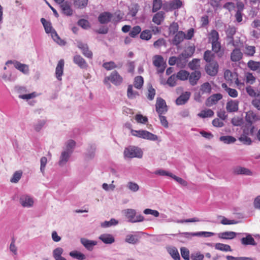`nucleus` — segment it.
Segmentation results:
<instances>
[{
    "instance_id": "obj_30",
    "label": "nucleus",
    "mask_w": 260,
    "mask_h": 260,
    "mask_svg": "<svg viewBox=\"0 0 260 260\" xmlns=\"http://www.w3.org/2000/svg\"><path fill=\"white\" fill-rule=\"evenodd\" d=\"M71 153L68 152L66 151H63L60 155L59 160L58 161V165L60 166H63L66 164V163L68 161L71 155Z\"/></svg>"
},
{
    "instance_id": "obj_51",
    "label": "nucleus",
    "mask_w": 260,
    "mask_h": 260,
    "mask_svg": "<svg viewBox=\"0 0 260 260\" xmlns=\"http://www.w3.org/2000/svg\"><path fill=\"white\" fill-rule=\"evenodd\" d=\"M118 224V221L114 218H112L109 221H105L102 222L101 226L102 228H106L112 225H115Z\"/></svg>"
},
{
    "instance_id": "obj_22",
    "label": "nucleus",
    "mask_w": 260,
    "mask_h": 260,
    "mask_svg": "<svg viewBox=\"0 0 260 260\" xmlns=\"http://www.w3.org/2000/svg\"><path fill=\"white\" fill-rule=\"evenodd\" d=\"M73 61L81 69H86L88 67L87 63L85 59L80 55H75L73 58Z\"/></svg>"
},
{
    "instance_id": "obj_48",
    "label": "nucleus",
    "mask_w": 260,
    "mask_h": 260,
    "mask_svg": "<svg viewBox=\"0 0 260 260\" xmlns=\"http://www.w3.org/2000/svg\"><path fill=\"white\" fill-rule=\"evenodd\" d=\"M236 32V28L234 26L229 25L225 30L226 36L229 39L233 40L234 36Z\"/></svg>"
},
{
    "instance_id": "obj_26",
    "label": "nucleus",
    "mask_w": 260,
    "mask_h": 260,
    "mask_svg": "<svg viewBox=\"0 0 260 260\" xmlns=\"http://www.w3.org/2000/svg\"><path fill=\"white\" fill-rule=\"evenodd\" d=\"M245 234L246 236V237H243L241 239V243L244 245H250L255 246L256 245V243L251 235L247 233H245Z\"/></svg>"
},
{
    "instance_id": "obj_58",
    "label": "nucleus",
    "mask_w": 260,
    "mask_h": 260,
    "mask_svg": "<svg viewBox=\"0 0 260 260\" xmlns=\"http://www.w3.org/2000/svg\"><path fill=\"white\" fill-rule=\"evenodd\" d=\"M127 188L133 192H136L139 189V186L135 182H128L127 184Z\"/></svg>"
},
{
    "instance_id": "obj_40",
    "label": "nucleus",
    "mask_w": 260,
    "mask_h": 260,
    "mask_svg": "<svg viewBox=\"0 0 260 260\" xmlns=\"http://www.w3.org/2000/svg\"><path fill=\"white\" fill-rule=\"evenodd\" d=\"M168 251L172 257L175 260H180V257L178 250L175 247H170L168 249Z\"/></svg>"
},
{
    "instance_id": "obj_19",
    "label": "nucleus",
    "mask_w": 260,
    "mask_h": 260,
    "mask_svg": "<svg viewBox=\"0 0 260 260\" xmlns=\"http://www.w3.org/2000/svg\"><path fill=\"white\" fill-rule=\"evenodd\" d=\"M201 73L199 71H194L189 74L188 78L189 83L192 86L196 85L199 80L201 78Z\"/></svg>"
},
{
    "instance_id": "obj_12",
    "label": "nucleus",
    "mask_w": 260,
    "mask_h": 260,
    "mask_svg": "<svg viewBox=\"0 0 260 260\" xmlns=\"http://www.w3.org/2000/svg\"><path fill=\"white\" fill-rule=\"evenodd\" d=\"M77 46L81 50L83 55L87 58H91L92 56V53L89 50L86 44L83 43L80 41H77Z\"/></svg>"
},
{
    "instance_id": "obj_15",
    "label": "nucleus",
    "mask_w": 260,
    "mask_h": 260,
    "mask_svg": "<svg viewBox=\"0 0 260 260\" xmlns=\"http://www.w3.org/2000/svg\"><path fill=\"white\" fill-rule=\"evenodd\" d=\"M233 173L235 175H252V172L249 169L241 166H236L233 168Z\"/></svg>"
},
{
    "instance_id": "obj_29",
    "label": "nucleus",
    "mask_w": 260,
    "mask_h": 260,
    "mask_svg": "<svg viewBox=\"0 0 260 260\" xmlns=\"http://www.w3.org/2000/svg\"><path fill=\"white\" fill-rule=\"evenodd\" d=\"M237 233L234 232L227 231L218 234V237L222 239L231 240L236 237Z\"/></svg>"
},
{
    "instance_id": "obj_8",
    "label": "nucleus",
    "mask_w": 260,
    "mask_h": 260,
    "mask_svg": "<svg viewBox=\"0 0 260 260\" xmlns=\"http://www.w3.org/2000/svg\"><path fill=\"white\" fill-rule=\"evenodd\" d=\"M133 136L138 137L145 139L150 140H156L157 139V136L154 135L149 131H131Z\"/></svg>"
},
{
    "instance_id": "obj_62",
    "label": "nucleus",
    "mask_w": 260,
    "mask_h": 260,
    "mask_svg": "<svg viewBox=\"0 0 260 260\" xmlns=\"http://www.w3.org/2000/svg\"><path fill=\"white\" fill-rule=\"evenodd\" d=\"M246 82L250 84H252L255 81V78L250 73H247L245 74Z\"/></svg>"
},
{
    "instance_id": "obj_27",
    "label": "nucleus",
    "mask_w": 260,
    "mask_h": 260,
    "mask_svg": "<svg viewBox=\"0 0 260 260\" xmlns=\"http://www.w3.org/2000/svg\"><path fill=\"white\" fill-rule=\"evenodd\" d=\"M185 33L182 31H179L175 35L172 43L175 46L179 45L185 39Z\"/></svg>"
},
{
    "instance_id": "obj_38",
    "label": "nucleus",
    "mask_w": 260,
    "mask_h": 260,
    "mask_svg": "<svg viewBox=\"0 0 260 260\" xmlns=\"http://www.w3.org/2000/svg\"><path fill=\"white\" fill-rule=\"evenodd\" d=\"M74 7L77 9H83L88 4V0H73Z\"/></svg>"
},
{
    "instance_id": "obj_41",
    "label": "nucleus",
    "mask_w": 260,
    "mask_h": 260,
    "mask_svg": "<svg viewBox=\"0 0 260 260\" xmlns=\"http://www.w3.org/2000/svg\"><path fill=\"white\" fill-rule=\"evenodd\" d=\"M164 63V58L162 56L155 55L153 57V64L154 66L159 68Z\"/></svg>"
},
{
    "instance_id": "obj_7",
    "label": "nucleus",
    "mask_w": 260,
    "mask_h": 260,
    "mask_svg": "<svg viewBox=\"0 0 260 260\" xmlns=\"http://www.w3.org/2000/svg\"><path fill=\"white\" fill-rule=\"evenodd\" d=\"M183 4L181 0H172L164 3V10L166 12L179 9L182 7Z\"/></svg>"
},
{
    "instance_id": "obj_17",
    "label": "nucleus",
    "mask_w": 260,
    "mask_h": 260,
    "mask_svg": "<svg viewBox=\"0 0 260 260\" xmlns=\"http://www.w3.org/2000/svg\"><path fill=\"white\" fill-rule=\"evenodd\" d=\"M222 98V95L220 93H215L209 96L206 101V105L208 107H211L216 104L218 101Z\"/></svg>"
},
{
    "instance_id": "obj_43",
    "label": "nucleus",
    "mask_w": 260,
    "mask_h": 260,
    "mask_svg": "<svg viewBox=\"0 0 260 260\" xmlns=\"http://www.w3.org/2000/svg\"><path fill=\"white\" fill-rule=\"evenodd\" d=\"M189 75V73L188 72L185 70H180L177 73L176 77L177 79L180 80L185 81L188 79Z\"/></svg>"
},
{
    "instance_id": "obj_56",
    "label": "nucleus",
    "mask_w": 260,
    "mask_h": 260,
    "mask_svg": "<svg viewBox=\"0 0 260 260\" xmlns=\"http://www.w3.org/2000/svg\"><path fill=\"white\" fill-rule=\"evenodd\" d=\"M214 57V55L210 50H207L204 52V59L209 63L212 62L211 61Z\"/></svg>"
},
{
    "instance_id": "obj_24",
    "label": "nucleus",
    "mask_w": 260,
    "mask_h": 260,
    "mask_svg": "<svg viewBox=\"0 0 260 260\" xmlns=\"http://www.w3.org/2000/svg\"><path fill=\"white\" fill-rule=\"evenodd\" d=\"M112 15L109 12H104L100 14L98 20L101 24L108 23L111 21Z\"/></svg>"
},
{
    "instance_id": "obj_37",
    "label": "nucleus",
    "mask_w": 260,
    "mask_h": 260,
    "mask_svg": "<svg viewBox=\"0 0 260 260\" xmlns=\"http://www.w3.org/2000/svg\"><path fill=\"white\" fill-rule=\"evenodd\" d=\"M245 132L246 131H243L244 134L241 135V136L239 137L238 139L243 144L249 145L251 144L252 141L251 139L247 136L248 133H246Z\"/></svg>"
},
{
    "instance_id": "obj_45",
    "label": "nucleus",
    "mask_w": 260,
    "mask_h": 260,
    "mask_svg": "<svg viewBox=\"0 0 260 260\" xmlns=\"http://www.w3.org/2000/svg\"><path fill=\"white\" fill-rule=\"evenodd\" d=\"M219 39L218 32L215 29L212 30L209 34V40L211 42H218Z\"/></svg>"
},
{
    "instance_id": "obj_50",
    "label": "nucleus",
    "mask_w": 260,
    "mask_h": 260,
    "mask_svg": "<svg viewBox=\"0 0 260 260\" xmlns=\"http://www.w3.org/2000/svg\"><path fill=\"white\" fill-rule=\"evenodd\" d=\"M69 254L72 257L79 260H84L86 258L85 255L83 253L77 251H71Z\"/></svg>"
},
{
    "instance_id": "obj_10",
    "label": "nucleus",
    "mask_w": 260,
    "mask_h": 260,
    "mask_svg": "<svg viewBox=\"0 0 260 260\" xmlns=\"http://www.w3.org/2000/svg\"><path fill=\"white\" fill-rule=\"evenodd\" d=\"M155 106L156 112L159 115L165 113L168 110L166 102L161 98L157 99Z\"/></svg>"
},
{
    "instance_id": "obj_60",
    "label": "nucleus",
    "mask_w": 260,
    "mask_h": 260,
    "mask_svg": "<svg viewBox=\"0 0 260 260\" xmlns=\"http://www.w3.org/2000/svg\"><path fill=\"white\" fill-rule=\"evenodd\" d=\"M177 79L176 76L172 75L167 80V83L171 87L175 86L176 85Z\"/></svg>"
},
{
    "instance_id": "obj_6",
    "label": "nucleus",
    "mask_w": 260,
    "mask_h": 260,
    "mask_svg": "<svg viewBox=\"0 0 260 260\" xmlns=\"http://www.w3.org/2000/svg\"><path fill=\"white\" fill-rule=\"evenodd\" d=\"M247 123L251 126L250 130L254 129V126L252 125L257 121H260V114H257L252 110H249L246 112L245 117Z\"/></svg>"
},
{
    "instance_id": "obj_57",
    "label": "nucleus",
    "mask_w": 260,
    "mask_h": 260,
    "mask_svg": "<svg viewBox=\"0 0 260 260\" xmlns=\"http://www.w3.org/2000/svg\"><path fill=\"white\" fill-rule=\"evenodd\" d=\"M103 67L108 71L111 70L117 67L115 62L112 61L104 63Z\"/></svg>"
},
{
    "instance_id": "obj_34",
    "label": "nucleus",
    "mask_w": 260,
    "mask_h": 260,
    "mask_svg": "<svg viewBox=\"0 0 260 260\" xmlns=\"http://www.w3.org/2000/svg\"><path fill=\"white\" fill-rule=\"evenodd\" d=\"M140 238L137 235H127L126 236L125 241L129 244H135L138 243Z\"/></svg>"
},
{
    "instance_id": "obj_3",
    "label": "nucleus",
    "mask_w": 260,
    "mask_h": 260,
    "mask_svg": "<svg viewBox=\"0 0 260 260\" xmlns=\"http://www.w3.org/2000/svg\"><path fill=\"white\" fill-rule=\"evenodd\" d=\"M189 52L186 50L184 51L177 56L178 67L180 68H184L187 62V58L191 57L194 51V48L189 47L187 48Z\"/></svg>"
},
{
    "instance_id": "obj_5",
    "label": "nucleus",
    "mask_w": 260,
    "mask_h": 260,
    "mask_svg": "<svg viewBox=\"0 0 260 260\" xmlns=\"http://www.w3.org/2000/svg\"><path fill=\"white\" fill-rule=\"evenodd\" d=\"M109 81L114 85L118 86L121 84L123 81V78L116 71H114L111 73L110 76L105 78L104 82L105 84H107Z\"/></svg>"
},
{
    "instance_id": "obj_49",
    "label": "nucleus",
    "mask_w": 260,
    "mask_h": 260,
    "mask_svg": "<svg viewBox=\"0 0 260 260\" xmlns=\"http://www.w3.org/2000/svg\"><path fill=\"white\" fill-rule=\"evenodd\" d=\"M189 68L192 70H198L200 67V59H193L191 61L189 62L188 63Z\"/></svg>"
},
{
    "instance_id": "obj_2",
    "label": "nucleus",
    "mask_w": 260,
    "mask_h": 260,
    "mask_svg": "<svg viewBox=\"0 0 260 260\" xmlns=\"http://www.w3.org/2000/svg\"><path fill=\"white\" fill-rule=\"evenodd\" d=\"M123 212L128 219V221L132 223L142 222L144 220V217L141 214H137L136 211L133 209L124 210Z\"/></svg>"
},
{
    "instance_id": "obj_55",
    "label": "nucleus",
    "mask_w": 260,
    "mask_h": 260,
    "mask_svg": "<svg viewBox=\"0 0 260 260\" xmlns=\"http://www.w3.org/2000/svg\"><path fill=\"white\" fill-rule=\"evenodd\" d=\"M141 31V28L140 26L137 25L133 27L132 29H131L130 32H129V35L132 37H136Z\"/></svg>"
},
{
    "instance_id": "obj_21",
    "label": "nucleus",
    "mask_w": 260,
    "mask_h": 260,
    "mask_svg": "<svg viewBox=\"0 0 260 260\" xmlns=\"http://www.w3.org/2000/svg\"><path fill=\"white\" fill-rule=\"evenodd\" d=\"M82 244L89 251H92L93 247L98 242L96 241L90 240L86 238H81L80 240Z\"/></svg>"
},
{
    "instance_id": "obj_1",
    "label": "nucleus",
    "mask_w": 260,
    "mask_h": 260,
    "mask_svg": "<svg viewBox=\"0 0 260 260\" xmlns=\"http://www.w3.org/2000/svg\"><path fill=\"white\" fill-rule=\"evenodd\" d=\"M41 22L44 27L45 32L47 34H51L52 39L55 42L61 46L66 45V42L60 38L56 31L53 28L50 22L46 21L44 18L41 19Z\"/></svg>"
},
{
    "instance_id": "obj_23",
    "label": "nucleus",
    "mask_w": 260,
    "mask_h": 260,
    "mask_svg": "<svg viewBox=\"0 0 260 260\" xmlns=\"http://www.w3.org/2000/svg\"><path fill=\"white\" fill-rule=\"evenodd\" d=\"M239 102L236 100H231L226 103V109L229 112H235L238 110Z\"/></svg>"
},
{
    "instance_id": "obj_28",
    "label": "nucleus",
    "mask_w": 260,
    "mask_h": 260,
    "mask_svg": "<svg viewBox=\"0 0 260 260\" xmlns=\"http://www.w3.org/2000/svg\"><path fill=\"white\" fill-rule=\"evenodd\" d=\"M243 54L239 48L234 49L231 54V59L233 62L239 61L242 58Z\"/></svg>"
},
{
    "instance_id": "obj_42",
    "label": "nucleus",
    "mask_w": 260,
    "mask_h": 260,
    "mask_svg": "<svg viewBox=\"0 0 260 260\" xmlns=\"http://www.w3.org/2000/svg\"><path fill=\"white\" fill-rule=\"evenodd\" d=\"M211 86L209 82H205L201 86L200 92L202 94L210 93L211 91Z\"/></svg>"
},
{
    "instance_id": "obj_14",
    "label": "nucleus",
    "mask_w": 260,
    "mask_h": 260,
    "mask_svg": "<svg viewBox=\"0 0 260 260\" xmlns=\"http://www.w3.org/2000/svg\"><path fill=\"white\" fill-rule=\"evenodd\" d=\"M20 203L23 207L30 208L33 206L34 200L29 196L23 194L20 198Z\"/></svg>"
},
{
    "instance_id": "obj_63",
    "label": "nucleus",
    "mask_w": 260,
    "mask_h": 260,
    "mask_svg": "<svg viewBox=\"0 0 260 260\" xmlns=\"http://www.w3.org/2000/svg\"><path fill=\"white\" fill-rule=\"evenodd\" d=\"M63 252V250L61 247H57L54 249L52 254L54 259L61 256V254H62Z\"/></svg>"
},
{
    "instance_id": "obj_31",
    "label": "nucleus",
    "mask_w": 260,
    "mask_h": 260,
    "mask_svg": "<svg viewBox=\"0 0 260 260\" xmlns=\"http://www.w3.org/2000/svg\"><path fill=\"white\" fill-rule=\"evenodd\" d=\"M99 239L107 244H110L115 241L114 237L109 234H103L100 235Z\"/></svg>"
},
{
    "instance_id": "obj_35",
    "label": "nucleus",
    "mask_w": 260,
    "mask_h": 260,
    "mask_svg": "<svg viewBox=\"0 0 260 260\" xmlns=\"http://www.w3.org/2000/svg\"><path fill=\"white\" fill-rule=\"evenodd\" d=\"M214 247L216 249L222 251L228 252L232 251L231 246L228 244L217 243L215 244Z\"/></svg>"
},
{
    "instance_id": "obj_20",
    "label": "nucleus",
    "mask_w": 260,
    "mask_h": 260,
    "mask_svg": "<svg viewBox=\"0 0 260 260\" xmlns=\"http://www.w3.org/2000/svg\"><path fill=\"white\" fill-rule=\"evenodd\" d=\"M190 96V92L185 91L182 93L176 100V104L177 105H182L185 104L189 100Z\"/></svg>"
},
{
    "instance_id": "obj_11",
    "label": "nucleus",
    "mask_w": 260,
    "mask_h": 260,
    "mask_svg": "<svg viewBox=\"0 0 260 260\" xmlns=\"http://www.w3.org/2000/svg\"><path fill=\"white\" fill-rule=\"evenodd\" d=\"M205 70L210 76H215L218 72V64L216 61H213L206 65Z\"/></svg>"
},
{
    "instance_id": "obj_16",
    "label": "nucleus",
    "mask_w": 260,
    "mask_h": 260,
    "mask_svg": "<svg viewBox=\"0 0 260 260\" xmlns=\"http://www.w3.org/2000/svg\"><path fill=\"white\" fill-rule=\"evenodd\" d=\"M17 91L18 93H20V95H19L18 97L20 99H23V100H29L31 99H33L36 96V93L35 92H32L31 93L29 94H21L22 93L25 92L26 91V88L24 87H16Z\"/></svg>"
},
{
    "instance_id": "obj_64",
    "label": "nucleus",
    "mask_w": 260,
    "mask_h": 260,
    "mask_svg": "<svg viewBox=\"0 0 260 260\" xmlns=\"http://www.w3.org/2000/svg\"><path fill=\"white\" fill-rule=\"evenodd\" d=\"M181 254L182 258H183L185 260L189 259V252L187 248L185 247L181 248Z\"/></svg>"
},
{
    "instance_id": "obj_44",
    "label": "nucleus",
    "mask_w": 260,
    "mask_h": 260,
    "mask_svg": "<svg viewBox=\"0 0 260 260\" xmlns=\"http://www.w3.org/2000/svg\"><path fill=\"white\" fill-rule=\"evenodd\" d=\"M133 88V86L132 85H129L128 86L127 95L129 99H133L139 95L138 92L134 91Z\"/></svg>"
},
{
    "instance_id": "obj_13",
    "label": "nucleus",
    "mask_w": 260,
    "mask_h": 260,
    "mask_svg": "<svg viewBox=\"0 0 260 260\" xmlns=\"http://www.w3.org/2000/svg\"><path fill=\"white\" fill-rule=\"evenodd\" d=\"M60 8L62 14L67 16H71L73 14V10L72 9L71 3L68 1L64 2L60 5Z\"/></svg>"
},
{
    "instance_id": "obj_4",
    "label": "nucleus",
    "mask_w": 260,
    "mask_h": 260,
    "mask_svg": "<svg viewBox=\"0 0 260 260\" xmlns=\"http://www.w3.org/2000/svg\"><path fill=\"white\" fill-rule=\"evenodd\" d=\"M124 156L127 158H142L143 156V152L142 150L135 146H129L125 148L124 150Z\"/></svg>"
},
{
    "instance_id": "obj_52",
    "label": "nucleus",
    "mask_w": 260,
    "mask_h": 260,
    "mask_svg": "<svg viewBox=\"0 0 260 260\" xmlns=\"http://www.w3.org/2000/svg\"><path fill=\"white\" fill-rule=\"evenodd\" d=\"M152 37L151 31L150 30L146 29L141 32L140 38L144 40H149Z\"/></svg>"
},
{
    "instance_id": "obj_46",
    "label": "nucleus",
    "mask_w": 260,
    "mask_h": 260,
    "mask_svg": "<svg viewBox=\"0 0 260 260\" xmlns=\"http://www.w3.org/2000/svg\"><path fill=\"white\" fill-rule=\"evenodd\" d=\"M214 115V112L211 109H206L201 111L198 116L202 118L211 117Z\"/></svg>"
},
{
    "instance_id": "obj_32",
    "label": "nucleus",
    "mask_w": 260,
    "mask_h": 260,
    "mask_svg": "<svg viewBox=\"0 0 260 260\" xmlns=\"http://www.w3.org/2000/svg\"><path fill=\"white\" fill-rule=\"evenodd\" d=\"M165 13L163 11H159L156 13L152 18V21L157 25H160L164 20Z\"/></svg>"
},
{
    "instance_id": "obj_53",
    "label": "nucleus",
    "mask_w": 260,
    "mask_h": 260,
    "mask_svg": "<svg viewBox=\"0 0 260 260\" xmlns=\"http://www.w3.org/2000/svg\"><path fill=\"white\" fill-rule=\"evenodd\" d=\"M260 66V62L249 60L247 63L248 67L251 70L256 71Z\"/></svg>"
},
{
    "instance_id": "obj_33",
    "label": "nucleus",
    "mask_w": 260,
    "mask_h": 260,
    "mask_svg": "<svg viewBox=\"0 0 260 260\" xmlns=\"http://www.w3.org/2000/svg\"><path fill=\"white\" fill-rule=\"evenodd\" d=\"M219 141L225 144H233L236 141V139L231 136H223L219 138Z\"/></svg>"
},
{
    "instance_id": "obj_39",
    "label": "nucleus",
    "mask_w": 260,
    "mask_h": 260,
    "mask_svg": "<svg viewBox=\"0 0 260 260\" xmlns=\"http://www.w3.org/2000/svg\"><path fill=\"white\" fill-rule=\"evenodd\" d=\"M152 4V11L153 13L157 12L161 7L164 9V3L161 0H153Z\"/></svg>"
},
{
    "instance_id": "obj_18",
    "label": "nucleus",
    "mask_w": 260,
    "mask_h": 260,
    "mask_svg": "<svg viewBox=\"0 0 260 260\" xmlns=\"http://www.w3.org/2000/svg\"><path fill=\"white\" fill-rule=\"evenodd\" d=\"M64 64V62L63 59L59 60L55 69V76L59 81L62 80L61 76L63 73Z\"/></svg>"
},
{
    "instance_id": "obj_9",
    "label": "nucleus",
    "mask_w": 260,
    "mask_h": 260,
    "mask_svg": "<svg viewBox=\"0 0 260 260\" xmlns=\"http://www.w3.org/2000/svg\"><path fill=\"white\" fill-rule=\"evenodd\" d=\"M9 64H13L14 67L19 70L20 72L23 73L24 74L27 75L29 74V67L27 64L21 63L18 61L17 60H8L6 62V65H8Z\"/></svg>"
},
{
    "instance_id": "obj_61",
    "label": "nucleus",
    "mask_w": 260,
    "mask_h": 260,
    "mask_svg": "<svg viewBox=\"0 0 260 260\" xmlns=\"http://www.w3.org/2000/svg\"><path fill=\"white\" fill-rule=\"evenodd\" d=\"M171 177L182 186H186L187 185V181H186L185 180L180 177H177V176L174 175L173 174L172 176H171Z\"/></svg>"
},
{
    "instance_id": "obj_54",
    "label": "nucleus",
    "mask_w": 260,
    "mask_h": 260,
    "mask_svg": "<svg viewBox=\"0 0 260 260\" xmlns=\"http://www.w3.org/2000/svg\"><path fill=\"white\" fill-rule=\"evenodd\" d=\"M95 145H90L87 149V152L86 153L87 157L90 159L93 158L95 155Z\"/></svg>"
},
{
    "instance_id": "obj_36",
    "label": "nucleus",
    "mask_w": 260,
    "mask_h": 260,
    "mask_svg": "<svg viewBox=\"0 0 260 260\" xmlns=\"http://www.w3.org/2000/svg\"><path fill=\"white\" fill-rule=\"evenodd\" d=\"M76 142L73 140H69L66 143L64 151L72 154L76 146Z\"/></svg>"
},
{
    "instance_id": "obj_25",
    "label": "nucleus",
    "mask_w": 260,
    "mask_h": 260,
    "mask_svg": "<svg viewBox=\"0 0 260 260\" xmlns=\"http://www.w3.org/2000/svg\"><path fill=\"white\" fill-rule=\"evenodd\" d=\"M212 50L215 53L217 54V55L219 57H221L223 54V51L221 50V46L220 43L218 42H212Z\"/></svg>"
},
{
    "instance_id": "obj_59",
    "label": "nucleus",
    "mask_w": 260,
    "mask_h": 260,
    "mask_svg": "<svg viewBox=\"0 0 260 260\" xmlns=\"http://www.w3.org/2000/svg\"><path fill=\"white\" fill-rule=\"evenodd\" d=\"M22 176V172L16 171L14 173L10 181L13 183H17L20 179Z\"/></svg>"
},
{
    "instance_id": "obj_47",
    "label": "nucleus",
    "mask_w": 260,
    "mask_h": 260,
    "mask_svg": "<svg viewBox=\"0 0 260 260\" xmlns=\"http://www.w3.org/2000/svg\"><path fill=\"white\" fill-rule=\"evenodd\" d=\"M144 80L142 76H137L135 78L134 85L137 89H141L143 85Z\"/></svg>"
}]
</instances>
